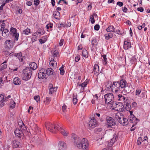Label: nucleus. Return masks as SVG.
Masks as SVG:
<instances>
[{
  "mask_svg": "<svg viewBox=\"0 0 150 150\" xmlns=\"http://www.w3.org/2000/svg\"><path fill=\"white\" fill-rule=\"evenodd\" d=\"M72 138L74 139V145L76 147L79 149H83V150H86L89 146V143L88 140L85 138H83L81 141V139L77 137L74 134H72Z\"/></svg>",
  "mask_w": 150,
  "mask_h": 150,
  "instance_id": "1",
  "label": "nucleus"
},
{
  "mask_svg": "<svg viewBox=\"0 0 150 150\" xmlns=\"http://www.w3.org/2000/svg\"><path fill=\"white\" fill-rule=\"evenodd\" d=\"M45 126L47 129L53 133H55L56 130H57L59 131L64 136H67L68 134V132L62 129L58 125H55L50 122H47L45 124Z\"/></svg>",
  "mask_w": 150,
  "mask_h": 150,
  "instance_id": "2",
  "label": "nucleus"
},
{
  "mask_svg": "<svg viewBox=\"0 0 150 150\" xmlns=\"http://www.w3.org/2000/svg\"><path fill=\"white\" fill-rule=\"evenodd\" d=\"M115 117L119 123L123 126H126L129 123L128 120L124 117L123 115L120 112H117L116 114Z\"/></svg>",
  "mask_w": 150,
  "mask_h": 150,
  "instance_id": "3",
  "label": "nucleus"
},
{
  "mask_svg": "<svg viewBox=\"0 0 150 150\" xmlns=\"http://www.w3.org/2000/svg\"><path fill=\"white\" fill-rule=\"evenodd\" d=\"M22 79L23 80L27 81L31 76L32 70L29 67H26L23 70Z\"/></svg>",
  "mask_w": 150,
  "mask_h": 150,
  "instance_id": "4",
  "label": "nucleus"
},
{
  "mask_svg": "<svg viewBox=\"0 0 150 150\" xmlns=\"http://www.w3.org/2000/svg\"><path fill=\"white\" fill-rule=\"evenodd\" d=\"M105 103L107 104H110L111 105L115 101H114V96L113 94L108 93L104 95Z\"/></svg>",
  "mask_w": 150,
  "mask_h": 150,
  "instance_id": "5",
  "label": "nucleus"
},
{
  "mask_svg": "<svg viewBox=\"0 0 150 150\" xmlns=\"http://www.w3.org/2000/svg\"><path fill=\"white\" fill-rule=\"evenodd\" d=\"M112 90L113 92L115 93H118L121 92L122 93L120 85L118 81H114L113 82Z\"/></svg>",
  "mask_w": 150,
  "mask_h": 150,
  "instance_id": "6",
  "label": "nucleus"
},
{
  "mask_svg": "<svg viewBox=\"0 0 150 150\" xmlns=\"http://www.w3.org/2000/svg\"><path fill=\"white\" fill-rule=\"evenodd\" d=\"M118 81L120 84V87L121 89H123L122 90V93L125 94L127 93H129L131 91H127L126 89V88L127 85V81L125 79H122Z\"/></svg>",
  "mask_w": 150,
  "mask_h": 150,
  "instance_id": "7",
  "label": "nucleus"
},
{
  "mask_svg": "<svg viewBox=\"0 0 150 150\" xmlns=\"http://www.w3.org/2000/svg\"><path fill=\"white\" fill-rule=\"evenodd\" d=\"M115 110L120 112L123 111L125 109L124 106L121 102H115L112 105Z\"/></svg>",
  "mask_w": 150,
  "mask_h": 150,
  "instance_id": "8",
  "label": "nucleus"
},
{
  "mask_svg": "<svg viewBox=\"0 0 150 150\" xmlns=\"http://www.w3.org/2000/svg\"><path fill=\"white\" fill-rule=\"evenodd\" d=\"M11 35L14 38V40L17 41L18 39L19 33H17L16 29L15 28L11 27L10 29V32Z\"/></svg>",
  "mask_w": 150,
  "mask_h": 150,
  "instance_id": "9",
  "label": "nucleus"
},
{
  "mask_svg": "<svg viewBox=\"0 0 150 150\" xmlns=\"http://www.w3.org/2000/svg\"><path fill=\"white\" fill-rule=\"evenodd\" d=\"M106 124L108 127H111L116 125L114 120L111 117H107L106 118Z\"/></svg>",
  "mask_w": 150,
  "mask_h": 150,
  "instance_id": "10",
  "label": "nucleus"
},
{
  "mask_svg": "<svg viewBox=\"0 0 150 150\" xmlns=\"http://www.w3.org/2000/svg\"><path fill=\"white\" fill-rule=\"evenodd\" d=\"M89 125L90 127L93 128L98 125V122L96 121L95 118L93 117L91 119L89 122Z\"/></svg>",
  "mask_w": 150,
  "mask_h": 150,
  "instance_id": "11",
  "label": "nucleus"
},
{
  "mask_svg": "<svg viewBox=\"0 0 150 150\" xmlns=\"http://www.w3.org/2000/svg\"><path fill=\"white\" fill-rule=\"evenodd\" d=\"M128 120L130 122L134 123L135 125L139 121V120L134 115H131L129 116Z\"/></svg>",
  "mask_w": 150,
  "mask_h": 150,
  "instance_id": "12",
  "label": "nucleus"
},
{
  "mask_svg": "<svg viewBox=\"0 0 150 150\" xmlns=\"http://www.w3.org/2000/svg\"><path fill=\"white\" fill-rule=\"evenodd\" d=\"M46 76L45 72V69H40L38 73V76L39 79H43Z\"/></svg>",
  "mask_w": 150,
  "mask_h": 150,
  "instance_id": "13",
  "label": "nucleus"
},
{
  "mask_svg": "<svg viewBox=\"0 0 150 150\" xmlns=\"http://www.w3.org/2000/svg\"><path fill=\"white\" fill-rule=\"evenodd\" d=\"M14 133L16 137L19 138H21L24 134L22 131L19 129H16L14 131Z\"/></svg>",
  "mask_w": 150,
  "mask_h": 150,
  "instance_id": "14",
  "label": "nucleus"
},
{
  "mask_svg": "<svg viewBox=\"0 0 150 150\" xmlns=\"http://www.w3.org/2000/svg\"><path fill=\"white\" fill-rule=\"evenodd\" d=\"M131 47V42L129 40H127L124 41L123 48L124 50H127Z\"/></svg>",
  "mask_w": 150,
  "mask_h": 150,
  "instance_id": "15",
  "label": "nucleus"
},
{
  "mask_svg": "<svg viewBox=\"0 0 150 150\" xmlns=\"http://www.w3.org/2000/svg\"><path fill=\"white\" fill-rule=\"evenodd\" d=\"M45 33V32L44 29L42 28H39L37 31L35 32L33 35V36H36L39 35L40 36L44 34Z\"/></svg>",
  "mask_w": 150,
  "mask_h": 150,
  "instance_id": "16",
  "label": "nucleus"
},
{
  "mask_svg": "<svg viewBox=\"0 0 150 150\" xmlns=\"http://www.w3.org/2000/svg\"><path fill=\"white\" fill-rule=\"evenodd\" d=\"M59 149L58 150H66L67 148L66 143L62 141H60L59 143Z\"/></svg>",
  "mask_w": 150,
  "mask_h": 150,
  "instance_id": "17",
  "label": "nucleus"
},
{
  "mask_svg": "<svg viewBox=\"0 0 150 150\" xmlns=\"http://www.w3.org/2000/svg\"><path fill=\"white\" fill-rule=\"evenodd\" d=\"M5 47L9 49L12 48L13 46L12 42L10 40H8L6 41L5 42Z\"/></svg>",
  "mask_w": 150,
  "mask_h": 150,
  "instance_id": "18",
  "label": "nucleus"
},
{
  "mask_svg": "<svg viewBox=\"0 0 150 150\" xmlns=\"http://www.w3.org/2000/svg\"><path fill=\"white\" fill-rule=\"evenodd\" d=\"M20 144V142L16 140L13 141L11 143L12 145L14 148L19 147Z\"/></svg>",
  "mask_w": 150,
  "mask_h": 150,
  "instance_id": "19",
  "label": "nucleus"
},
{
  "mask_svg": "<svg viewBox=\"0 0 150 150\" xmlns=\"http://www.w3.org/2000/svg\"><path fill=\"white\" fill-rule=\"evenodd\" d=\"M2 31V35L4 37H7L9 35L10 32L6 29H3Z\"/></svg>",
  "mask_w": 150,
  "mask_h": 150,
  "instance_id": "20",
  "label": "nucleus"
},
{
  "mask_svg": "<svg viewBox=\"0 0 150 150\" xmlns=\"http://www.w3.org/2000/svg\"><path fill=\"white\" fill-rule=\"evenodd\" d=\"M94 74L96 76H98L99 74V66L96 64H95L94 67Z\"/></svg>",
  "mask_w": 150,
  "mask_h": 150,
  "instance_id": "21",
  "label": "nucleus"
},
{
  "mask_svg": "<svg viewBox=\"0 0 150 150\" xmlns=\"http://www.w3.org/2000/svg\"><path fill=\"white\" fill-rule=\"evenodd\" d=\"M106 30L108 32H115V28L113 26L111 25H108Z\"/></svg>",
  "mask_w": 150,
  "mask_h": 150,
  "instance_id": "22",
  "label": "nucleus"
},
{
  "mask_svg": "<svg viewBox=\"0 0 150 150\" xmlns=\"http://www.w3.org/2000/svg\"><path fill=\"white\" fill-rule=\"evenodd\" d=\"M14 55L16 57H17L21 62H23V57L22 56V54L21 52H20L18 53L14 54Z\"/></svg>",
  "mask_w": 150,
  "mask_h": 150,
  "instance_id": "23",
  "label": "nucleus"
},
{
  "mask_svg": "<svg viewBox=\"0 0 150 150\" xmlns=\"http://www.w3.org/2000/svg\"><path fill=\"white\" fill-rule=\"evenodd\" d=\"M45 72L46 74H47L48 75H51L53 74L54 73V70L52 68H50L47 70L45 69Z\"/></svg>",
  "mask_w": 150,
  "mask_h": 150,
  "instance_id": "24",
  "label": "nucleus"
},
{
  "mask_svg": "<svg viewBox=\"0 0 150 150\" xmlns=\"http://www.w3.org/2000/svg\"><path fill=\"white\" fill-rule=\"evenodd\" d=\"M30 68L32 70H35L37 68V64L35 62H32L30 64Z\"/></svg>",
  "mask_w": 150,
  "mask_h": 150,
  "instance_id": "25",
  "label": "nucleus"
},
{
  "mask_svg": "<svg viewBox=\"0 0 150 150\" xmlns=\"http://www.w3.org/2000/svg\"><path fill=\"white\" fill-rule=\"evenodd\" d=\"M113 36V34L111 32L107 33L105 35V38L106 40H108L109 39L112 38Z\"/></svg>",
  "mask_w": 150,
  "mask_h": 150,
  "instance_id": "26",
  "label": "nucleus"
},
{
  "mask_svg": "<svg viewBox=\"0 0 150 150\" xmlns=\"http://www.w3.org/2000/svg\"><path fill=\"white\" fill-rule=\"evenodd\" d=\"M82 54L83 57L86 59L88 57V53L86 49L84 48L83 49Z\"/></svg>",
  "mask_w": 150,
  "mask_h": 150,
  "instance_id": "27",
  "label": "nucleus"
},
{
  "mask_svg": "<svg viewBox=\"0 0 150 150\" xmlns=\"http://www.w3.org/2000/svg\"><path fill=\"white\" fill-rule=\"evenodd\" d=\"M54 18L57 19H59L60 17V12L57 11H54L53 13Z\"/></svg>",
  "mask_w": 150,
  "mask_h": 150,
  "instance_id": "28",
  "label": "nucleus"
},
{
  "mask_svg": "<svg viewBox=\"0 0 150 150\" xmlns=\"http://www.w3.org/2000/svg\"><path fill=\"white\" fill-rule=\"evenodd\" d=\"M13 83L15 85H19L21 84L20 79L18 77H16L14 79Z\"/></svg>",
  "mask_w": 150,
  "mask_h": 150,
  "instance_id": "29",
  "label": "nucleus"
},
{
  "mask_svg": "<svg viewBox=\"0 0 150 150\" xmlns=\"http://www.w3.org/2000/svg\"><path fill=\"white\" fill-rule=\"evenodd\" d=\"M32 130L36 132H39L40 131L39 128L36 124H34L32 128Z\"/></svg>",
  "mask_w": 150,
  "mask_h": 150,
  "instance_id": "30",
  "label": "nucleus"
},
{
  "mask_svg": "<svg viewBox=\"0 0 150 150\" xmlns=\"http://www.w3.org/2000/svg\"><path fill=\"white\" fill-rule=\"evenodd\" d=\"M118 100L119 101H124V102H125V100H127V98H126L124 96H122L121 94L118 95Z\"/></svg>",
  "mask_w": 150,
  "mask_h": 150,
  "instance_id": "31",
  "label": "nucleus"
},
{
  "mask_svg": "<svg viewBox=\"0 0 150 150\" xmlns=\"http://www.w3.org/2000/svg\"><path fill=\"white\" fill-rule=\"evenodd\" d=\"M50 64L53 67H54H54L57 66V63L56 61H54L53 57L52 58H51Z\"/></svg>",
  "mask_w": 150,
  "mask_h": 150,
  "instance_id": "32",
  "label": "nucleus"
},
{
  "mask_svg": "<svg viewBox=\"0 0 150 150\" xmlns=\"http://www.w3.org/2000/svg\"><path fill=\"white\" fill-rule=\"evenodd\" d=\"M125 107L127 111L130 110L131 109V107L129 103H126L125 104Z\"/></svg>",
  "mask_w": 150,
  "mask_h": 150,
  "instance_id": "33",
  "label": "nucleus"
},
{
  "mask_svg": "<svg viewBox=\"0 0 150 150\" xmlns=\"http://www.w3.org/2000/svg\"><path fill=\"white\" fill-rule=\"evenodd\" d=\"M59 52L58 50H55L53 53V55L51 57V58H52L53 57H54V59L55 57H57L59 56Z\"/></svg>",
  "mask_w": 150,
  "mask_h": 150,
  "instance_id": "34",
  "label": "nucleus"
},
{
  "mask_svg": "<svg viewBox=\"0 0 150 150\" xmlns=\"http://www.w3.org/2000/svg\"><path fill=\"white\" fill-rule=\"evenodd\" d=\"M102 57L103 58V64L105 65H106L107 64V59L106 58V55H103L102 56Z\"/></svg>",
  "mask_w": 150,
  "mask_h": 150,
  "instance_id": "35",
  "label": "nucleus"
},
{
  "mask_svg": "<svg viewBox=\"0 0 150 150\" xmlns=\"http://www.w3.org/2000/svg\"><path fill=\"white\" fill-rule=\"evenodd\" d=\"M49 93L51 94L54 93V91L53 89V86L52 84L50 83L49 85Z\"/></svg>",
  "mask_w": 150,
  "mask_h": 150,
  "instance_id": "36",
  "label": "nucleus"
},
{
  "mask_svg": "<svg viewBox=\"0 0 150 150\" xmlns=\"http://www.w3.org/2000/svg\"><path fill=\"white\" fill-rule=\"evenodd\" d=\"M98 43L97 40L95 38H93L92 40L91 44L94 47L95 45H97Z\"/></svg>",
  "mask_w": 150,
  "mask_h": 150,
  "instance_id": "37",
  "label": "nucleus"
},
{
  "mask_svg": "<svg viewBox=\"0 0 150 150\" xmlns=\"http://www.w3.org/2000/svg\"><path fill=\"white\" fill-rule=\"evenodd\" d=\"M30 32V29L29 28H26L24 30L23 32V33L25 35H28Z\"/></svg>",
  "mask_w": 150,
  "mask_h": 150,
  "instance_id": "38",
  "label": "nucleus"
},
{
  "mask_svg": "<svg viewBox=\"0 0 150 150\" xmlns=\"http://www.w3.org/2000/svg\"><path fill=\"white\" fill-rule=\"evenodd\" d=\"M88 82V81H85L82 83L81 84H79V86H81V87L83 88V89L84 90V87L86 86Z\"/></svg>",
  "mask_w": 150,
  "mask_h": 150,
  "instance_id": "39",
  "label": "nucleus"
},
{
  "mask_svg": "<svg viewBox=\"0 0 150 150\" xmlns=\"http://www.w3.org/2000/svg\"><path fill=\"white\" fill-rule=\"evenodd\" d=\"M58 28H60L62 27L64 28L67 27V25L63 22H62L61 23H59L58 25Z\"/></svg>",
  "mask_w": 150,
  "mask_h": 150,
  "instance_id": "40",
  "label": "nucleus"
},
{
  "mask_svg": "<svg viewBox=\"0 0 150 150\" xmlns=\"http://www.w3.org/2000/svg\"><path fill=\"white\" fill-rule=\"evenodd\" d=\"M53 27V24L51 23H49L47 24L46 26V28L47 29L49 30H52V29H51Z\"/></svg>",
  "mask_w": 150,
  "mask_h": 150,
  "instance_id": "41",
  "label": "nucleus"
},
{
  "mask_svg": "<svg viewBox=\"0 0 150 150\" xmlns=\"http://www.w3.org/2000/svg\"><path fill=\"white\" fill-rule=\"evenodd\" d=\"M112 84L111 82H108L106 84L105 86L108 89L112 88Z\"/></svg>",
  "mask_w": 150,
  "mask_h": 150,
  "instance_id": "42",
  "label": "nucleus"
},
{
  "mask_svg": "<svg viewBox=\"0 0 150 150\" xmlns=\"http://www.w3.org/2000/svg\"><path fill=\"white\" fill-rule=\"evenodd\" d=\"M7 61H5L4 62L1 64V69H6L7 67V65L6 64H4V63H6L7 62Z\"/></svg>",
  "mask_w": 150,
  "mask_h": 150,
  "instance_id": "43",
  "label": "nucleus"
},
{
  "mask_svg": "<svg viewBox=\"0 0 150 150\" xmlns=\"http://www.w3.org/2000/svg\"><path fill=\"white\" fill-rule=\"evenodd\" d=\"M142 138L141 137H139L138 139H137V144L138 145H140L141 144V142H142Z\"/></svg>",
  "mask_w": 150,
  "mask_h": 150,
  "instance_id": "44",
  "label": "nucleus"
},
{
  "mask_svg": "<svg viewBox=\"0 0 150 150\" xmlns=\"http://www.w3.org/2000/svg\"><path fill=\"white\" fill-rule=\"evenodd\" d=\"M90 21L92 24H93L95 23V21L94 18L93 16L91 15L90 16Z\"/></svg>",
  "mask_w": 150,
  "mask_h": 150,
  "instance_id": "45",
  "label": "nucleus"
},
{
  "mask_svg": "<svg viewBox=\"0 0 150 150\" xmlns=\"http://www.w3.org/2000/svg\"><path fill=\"white\" fill-rule=\"evenodd\" d=\"M34 100H35L37 103L40 101V98L39 96H34Z\"/></svg>",
  "mask_w": 150,
  "mask_h": 150,
  "instance_id": "46",
  "label": "nucleus"
},
{
  "mask_svg": "<svg viewBox=\"0 0 150 150\" xmlns=\"http://www.w3.org/2000/svg\"><path fill=\"white\" fill-rule=\"evenodd\" d=\"M11 104L10 105V108L11 109H13L15 108V106L16 103L13 100L11 101Z\"/></svg>",
  "mask_w": 150,
  "mask_h": 150,
  "instance_id": "47",
  "label": "nucleus"
},
{
  "mask_svg": "<svg viewBox=\"0 0 150 150\" xmlns=\"http://www.w3.org/2000/svg\"><path fill=\"white\" fill-rule=\"evenodd\" d=\"M141 92V90L140 89H137L136 91L135 94L136 95L139 96Z\"/></svg>",
  "mask_w": 150,
  "mask_h": 150,
  "instance_id": "48",
  "label": "nucleus"
},
{
  "mask_svg": "<svg viewBox=\"0 0 150 150\" xmlns=\"http://www.w3.org/2000/svg\"><path fill=\"white\" fill-rule=\"evenodd\" d=\"M80 56L79 55H77L75 57V60L76 62H78L80 60Z\"/></svg>",
  "mask_w": 150,
  "mask_h": 150,
  "instance_id": "49",
  "label": "nucleus"
},
{
  "mask_svg": "<svg viewBox=\"0 0 150 150\" xmlns=\"http://www.w3.org/2000/svg\"><path fill=\"white\" fill-rule=\"evenodd\" d=\"M20 124H19V125H20V126L21 128L24 127L26 128V126L22 121H21V122H20Z\"/></svg>",
  "mask_w": 150,
  "mask_h": 150,
  "instance_id": "50",
  "label": "nucleus"
},
{
  "mask_svg": "<svg viewBox=\"0 0 150 150\" xmlns=\"http://www.w3.org/2000/svg\"><path fill=\"white\" fill-rule=\"evenodd\" d=\"M100 28V26L98 24H96L94 26V30H98Z\"/></svg>",
  "mask_w": 150,
  "mask_h": 150,
  "instance_id": "51",
  "label": "nucleus"
},
{
  "mask_svg": "<svg viewBox=\"0 0 150 150\" xmlns=\"http://www.w3.org/2000/svg\"><path fill=\"white\" fill-rule=\"evenodd\" d=\"M40 1L39 0H34V4L36 6H38L40 4Z\"/></svg>",
  "mask_w": 150,
  "mask_h": 150,
  "instance_id": "52",
  "label": "nucleus"
},
{
  "mask_svg": "<svg viewBox=\"0 0 150 150\" xmlns=\"http://www.w3.org/2000/svg\"><path fill=\"white\" fill-rule=\"evenodd\" d=\"M59 70L60 71V74L62 75H63L64 73V69H59Z\"/></svg>",
  "mask_w": 150,
  "mask_h": 150,
  "instance_id": "53",
  "label": "nucleus"
},
{
  "mask_svg": "<svg viewBox=\"0 0 150 150\" xmlns=\"http://www.w3.org/2000/svg\"><path fill=\"white\" fill-rule=\"evenodd\" d=\"M67 107L65 104H64L62 107V110L63 112H64L67 109Z\"/></svg>",
  "mask_w": 150,
  "mask_h": 150,
  "instance_id": "54",
  "label": "nucleus"
},
{
  "mask_svg": "<svg viewBox=\"0 0 150 150\" xmlns=\"http://www.w3.org/2000/svg\"><path fill=\"white\" fill-rule=\"evenodd\" d=\"M31 39L33 42L36 41L37 40L36 36H33L32 37Z\"/></svg>",
  "mask_w": 150,
  "mask_h": 150,
  "instance_id": "55",
  "label": "nucleus"
},
{
  "mask_svg": "<svg viewBox=\"0 0 150 150\" xmlns=\"http://www.w3.org/2000/svg\"><path fill=\"white\" fill-rule=\"evenodd\" d=\"M64 40L63 39H61L59 42V45L60 46H62L63 44Z\"/></svg>",
  "mask_w": 150,
  "mask_h": 150,
  "instance_id": "56",
  "label": "nucleus"
},
{
  "mask_svg": "<svg viewBox=\"0 0 150 150\" xmlns=\"http://www.w3.org/2000/svg\"><path fill=\"white\" fill-rule=\"evenodd\" d=\"M117 5L120 7H122L123 5V3L122 2L118 1L117 3Z\"/></svg>",
  "mask_w": 150,
  "mask_h": 150,
  "instance_id": "57",
  "label": "nucleus"
},
{
  "mask_svg": "<svg viewBox=\"0 0 150 150\" xmlns=\"http://www.w3.org/2000/svg\"><path fill=\"white\" fill-rule=\"evenodd\" d=\"M99 119L101 122H103L105 118L103 117V115H101Z\"/></svg>",
  "mask_w": 150,
  "mask_h": 150,
  "instance_id": "58",
  "label": "nucleus"
},
{
  "mask_svg": "<svg viewBox=\"0 0 150 150\" xmlns=\"http://www.w3.org/2000/svg\"><path fill=\"white\" fill-rule=\"evenodd\" d=\"M137 10L138 11L142 12H143L144 11V8L142 7H140L137 8Z\"/></svg>",
  "mask_w": 150,
  "mask_h": 150,
  "instance_id": "59",
  "label": "nucleus"
},
{
  "mask_svg": "<svg viewBox=\"0 0 150 150\" xmlns=\"http://www.w3.org/2000/svg\"><path fill=\"white\" fill-rule=\"evenodd\" d=\"M113 32L115 33H116L120 35H122V33L120 32V31L119 30H117L116 31L115 30V32Z\"/></svg>",
  "mask_w": 150,
  "mask_h": 150,
  "instance_id": "60",
  "label": "nucleus"
},
{
  "mask_svg": "<svg viewBox=\"0 0 150 150\" xmlns=\"http://www.w3.org/2000/svg\"><path fill=\"white\" fill-rule=\"evenodd\" d=\"M1 31H2L3 29H4V28L5 27V24L4 23H2L1 25Z\"/></svg>",
  "mask_w": 150,
  "mask_h": 150,
  "instance_id": "61",
  "label": "nucleus"
},
{
  "mask_svg": "<svg viewBox=\"0 0 150 150\" xmlns=\"http://www.w3.org/2000/svg\"><path fill=\"white\" fill-rule=\"evenodd\" d=\"M102 129L101 128H96L95 129V130L98 132H100L102 131Z\"/></svg>",
  "mask_w": 150,
  "mask_h": 150,
  "instance_id": "62",
  "label": "nucleus"
},
{
  "mask_svg": "<svg viewBox=\"0 0 150 150\" xmlns=\"http://www.w3.org/2000/svg\"><path fill=\"white\" fill-rule=\"evenodd\" d=\"M136 125H135V124L132 125V127L131 128V129H130V130L132 132V131H134L135 129V127H134Z\"/></svg>",
  "mask_w": 150,
  "mask_h": 150,
  "instance_id": "63",
  "label": "nucleus"
},
{
  "mask_svg": "<svg viewBox=\"0 0 150 150\" xmlns=\"http://www.w3.org/2000/svg\"><path fill=\"white\" fill-rule=\"evenodd\" d=\"M122 11L124 13H126L127 11V8L125 7H124L122 8Z\"/></svg>",
  "mask_w": 150,
  "mask_h": 150,
  "instance_id": "64",
  "label": "nucleus"
}]
</instances>
